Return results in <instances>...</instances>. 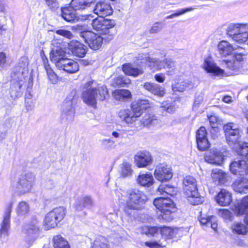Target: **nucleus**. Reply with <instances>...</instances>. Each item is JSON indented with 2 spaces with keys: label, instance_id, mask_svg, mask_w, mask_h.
I'll return each mask as SVG.
<instances>
[{
  "label": "nucleus",
  "instance_id": "nucleus-60",
  "mask_svg": "<svg viewBox=\"0 0 248 248\" xmlns=\"http://www.w3.org/2000/svg\"><path fill=\"white\" fill-rule=\"evenodd\" d=\"M210 224V227L215 231H217V218L215 216H211V221L208 223Z\"/></svg>",
  "mask_w": 248,
  "mask_h": 248
},
{
  "label": "nucleus",
  "instance_id": "nucleus-42",
  "mask_svg": "<svg viewBox=\"0 0 248 248\" xmlns=\"http://www.w3.org/2000/svg\"><path fill=\"white\" fill-rule=\"evenodd\" d=\"M21 86L22 85L17 82L12 85L10 93L11 97L14 99H16L22 95V93L21 91Z\"/></svg>",
  "mask_w": 248,
  "mask_h": 248
},
{
  "label": "nucleus",
  "instance_id": "nucleus-4",
  "mask_svg": "<svg viewBox=\"0 0 248 248\" xmlns=\"http://www.w3.org/2000/svg\"><path fill=\"white\" fill-rule=\"evenodd\" d=\"M126 205L124 212L128 215L131 214L129 211L131 210H140L142 209L146 201L144 193L137 189H131L126 192Z\"/></svg>",
  "mask_w": 248,
  "mask_h": 248
},
{
  "label": "nucleus",
  "instance_id": "nucleus-41",
  "mask_svg": "<svg viewBox=\"0 0 248 248\" xmlns=\"http://www.w3.org/2000/svg\"><path fill=\"white\" fill-rule=\"evenodd\" d=\"M123 70L126 75L133 77H137L143 73L142 70L138 68L133 67L129 64L124 65Z\"/></svg>",
  "mask_w": 248,
  "mask_h": 248
},
{
  "label": "nucleus",
  "instance_id": "nucleus-64",
  "mask_svg": "<svg viewBox=\"0 0 248 248\" xmlns=\"http://www.w3.org/2000/svg\"><path fill=\"white\" fill-rule=\"evenodd\" d=\"M203 101V97L202 95H197L195 99L194 107H198Z\"/></svg>",
  "mask_w": 248,
  "mask_h": 248
},
{
  "label": "nucleus",
  "instance_id": "nucleus-5",
  "mask_svg": "<svg viewBox=\"0 0 248 248\" xmlns=\"http://www.w3.org/2000/svg\"><path fill=\"white\" fill-rule=\"evenodd\" d=\"M184 190L189 202L192 205H198L203 202L198 191L197 182L191 176H187L183 181Z\"/></svg>",
  "mask_w": 248,
  "mask_h": 248
},
{
  "label": "nucleus",
  "instance_id": "nucleus-38",
  "mask_svg": "<svg viewBox=\"0 0 248 248\" xmlns=\"http://www.w3.org/2000/svg\"><path fill=\"white\" fill-rule=\"evenodd\" d=\"M53 242L54 248H70L67 241L60 235L54 236Z\"/></svg>",
  "mask_w": 248,
  "mask_h": 248
},
{
  "label": "nucleus",
  "instance_id": "nucleus-44",
  "mask_svg": "<svg viewBox=\"0 0 248 248\" xmlns=\"http://www.w3.org/2000/svg\"><path fill=\"white\" fill-rule=\"evenodd\" d=\"M30 210V206L28 203L25 202H20L16 208V212L18 216H25Z\"/></svg>",
  "mask_w": 248,
  "mask_h": 248
},
{
  "label": "nucleus",
  "instance_id": "nucleus-43",
  "mask_svg": "<svg viewBox=\"0 0 248 248\" xmlns=\"http://www.w3.org/2000/svg\"><path fill=\"white\" fill-rule=\"evenodd\" d=\"M231 228L233 232L238 234L245 235L248 232V227L241 223H234Z\"/></svg>",
  "mask_w": 248,
  "mask_h": 248
},
{
  "label": "nucleus",
  "instance_id": "nucleus-3",
  "mask_svg": "<svg viewBox=\"0 0 248 248\" xmlns=\"http://www.w3.org/2000/svg\"><path fill=\"white\" fill-rule=\"evenodd\" d=\"M150 107L149 101L147 100H140L132 106L131 110L128 109L121 110L119 115L120 117L127 124H132L140 117L144 110Z\"/></svg>",
  "mask_w": 248,
  "mask_h": 248
},
{
  "label": "nucleus",
  "instance_id": "nucleus-45",
  "mask_svg": "<svg viewBox=\"0 0 248 248\" xmlns=\"http://www.w3.org/2000/svg\"><path fill=\"white\" fill-rule=\"evenodd\" d=\"M119 172L123 177L131 176L132 173L131 165L127 162H124L120 165Z\"/></svg>",
  "mask_w": 248,
  "mask_h": 248
},
{
  "label": "nucleus",
  "instance_id": "nucleus-30",
  "mask_svg": "<svg viewBox=\"0 0 248 248\" xmlns=\"http://www.w3.org/2000/svg\"><path fill=\"white\" fill-rule=\"evenodd\" d=\"M217 47L219 54L224 57L232 55L233 51L237 49L226 41H221L218 44Z\"/></svg>",
  "mask_w": 248,
  "mask_h": 248
},
{
  "label": "nucleus",
  "instance_id": "nucleus-62",
  "mask_svg": "<svg viewBox=\"0 0 248 248\" xmlns=\"http://www.w3.org/2000/svg\"><path fill=\"white\" fill-rule=\"evenodd\" d=\"M223 62L225 63L228 68L231 70H234L237 67L236 63L233 61L224 60Z\"/></svg>",
  "mask_w": 248,
  "mask_h": 248
},
{
  "label": "nucleus",
  "instance_id": "nucleus-26",
  "mask_svg": "<svg viewBox=\"0 0 248 248\" xmlns=\"http://www.w3.org/2000/svg\"><path fill=\"white\" fill-rule=\"evenodd\" d=\"M216 201L220 206H228L232 202V194L225 189H221L216 197Z\"/></svg>",
  "mask_w": 248,
  "mask_h": 248
},
{
  "label": "nucleus",
  "instance_id": "nucleus-22",
  "mask_svg": "<svg viewBox=\"0 0 248 248\" xmlns=\"http://www.w3.org/2000/svg\"><path fill=\"white\" fill-rule=\"evenodd\" d=\"M203 68L207 72L212 73L216 76H223L224 74V70L217 66L211 58L205 59Z\"/></svg>",
  "mask_w": 248,
  "mask_h": 248
},
{
  "label": "nucleus",
  "instance_id": "nucleus-32",
  "mask_svg": "<svg viewBox=\"0 0 248 248\" xmlns=\"http://www.w3.org/2000/svg\"><path fill=\"white\" fill-rule=\"evenodd\" d=\"M137 182L141 186L150 187L154 184V180L151 173H140L137 178Z\"/></svg>",
  "mask_w": 248,
  "mask_h": 248
},
{
  "label": "nucleus",
  "instance_id": "nucleus-25",
  "mask_svg": "<svg viewBox=\"0 0 248 248\" xmlns=\"http://www.w3.org/2000/svg\"><path fill=\"white\" fill-rule=\"evenodd\" d=\"M95 0H72L70 5L75 11H85L94 6Z\"/></svg>",
  "mask_w": 248,
  "mask_h": 248
},
{
  "label": "nucleus",
  "instance_id": "nucleus-56",
  "mask_svg": "<svg viewBox=\"0 0 248 248\" xmlns=\"http://www.w3.org/2000/svg\"><path fill=\"white\" fill-rule=\"evenodd\" d=\"M56 32L57 34L59 35H60L61 36H62L63 37H65V38L70 39L72 38L73 36L72 33L70 31L65 30L64 29L57 30Z\"/></svg>",
  "mask_w": 248,
  "mask_h": 248
},
{
  "label": "nucleus",
  "instance_id": "nucleus-18",
  "mask_svg": "<svg viewBox=\"0 0 248 248\" xmlns=\"http://www.w3.org/2000/svg\"><path fill=\"white\" fill-rule=\"evenodd\" d=\"M224 155L217 149H212L204 155L205 161L209 163L220 165L223 163Z\"/></svg>",
  "mask_w": 248,
  "mask_h": 248
},
{
  "label": "nucleus",
  "instance_id": "nucleus-54",
  "mask_svg": "<svg viewBox=\"0 0 248 248\" xmlns=\"http://www.w3.org/2000/svg\"><path fill=\"white\" fill-rule=\"evenodd\" d=\"M46 5L52 11H55L59 8L57 0H44Z\"/></svg>",
  "mask_w": 248,
  "mask_h": 248
},
{
  "label": "nucleus",
  "instance_id": "nucleus-23",
  "mask_svg": "<svg viewBox=\"0 0 248 248\" xmlns=\"http://www.w3.org/2000/svg\"><path fill=\"white\" fill-rule=\"evenodd\" d=\"M135 161L139 168H143L151 164L152 156L148 152L138 153L135 156Z\"/></svg>",
  "mask_w": 248,
  "mask_h": 248
},
{
  "label": "nucleus",
  "instance_id": "nucleus-16",
  "mask_svg": "<svg viewBox=\"0 0 248 248\" xmlns=\"http://www.w3.org/2000/svg\"><path fill=\"white\" fill-rule=\"evenodd\" d=\"M196 142L197 147L200 151H203L210 147V144L207 138V132L204 127H201L196 132Z\"/></svg>",
  "mask_w": 248,
  "mask_h": 248
},
{
  "label": "nucleus",
  "instance_id": "nucleus-12",
  "mask_svg": "<svg viewBox=\"0 0 248 248\" xmlns=\"http://www.w3.org/2000/svg\"><path fill=\"white\" fill-rule=\"evenodd\" d=\"M75 111L71 97L66 98L62 106L60 117L61 122L68 124L72 122L74 119Z\"/></svg>",
  "mask_w": 248,
  "mask_h": 248
},
{
  "label": "nucleus",
  "instance_id": "nucleus-9",
  "mask_svg": "<svg viewBox=\"0 0 248 248\" xmlns=\"http://www.w3.org/2000/svg\"><path fill=\"white\" fill-rule=\"evenodd\" d=\"M227 142L230 145H236L240 139V130L237 124L229 123L224 125Z\"/></svg>",
  "mask_w": 248,
  "mask_h": 248
},
{
  "label": "nucleus",
  "instance_id": "nucleus-37",
  "mask_svg": "<svg viewBox=\"0 0 248 248\" xmlns=\"http://www.w3.org/2000/svg\"><path fill=\"white\" fill-rule=\"evenodd\" d=\"M178 229L164 226L160 228V232L162 236L166 239H171L175 237L178 233Z\"/></svg>",
  "mask_w": 248,
  "mask_h": 248
},
{
  "label": "nucleus",
  "instance_id": "nucleus-50",
  "mask_svg": "<svg viewBox=\"0 0 248 248\" xmlns=\"http://www.w3.org/2000/svg\"><path fill=\"white\" fill-rule=\"evenodd\" d=\"M154 116H151L150 114H145L142 120L139 122H141V124L144 126H147L154 124V121H156V119H154Z\"/></svg>",
  "mask_w": 248,
  "mask_h": 248
},
{
  "label": "nucleus",
  "instance_id": "nucleus-36",
  "mask_svg": "<svg viewBox=\"0 0 248 248\" xmlns=\"http://www.w3.org/2000/svg\"><path fill=\"white\" fill-rule=\"evenodd\" d=\"M113 97L118 101H124L130 99L131 97V92L125 89L116 90L112 93Z\"/></svg>",
  "mask_w": 248,
  "mask_h": 248
},
{
  "label": "nucleus",
  "instance_id": "nucleus-40",
  "mask_svg": "<svg viewBox=\"0 0 248 248\" xmlns=\"http://www.w3.org/2000/svg\"><path fill=\"white\" fill-rule=\"evenodd\" d=\"M91 248H109V245L106 238L99 236L96 237L92 244Z\"/></svg>",
  "mask_w": 248,
  "mask_h": 248
},
{
  "label": "nucleus",
  "instance_id": "nucleus-47",
  "mask_svg": "<svg viewBox=\"0 0 248 248\" xmlns=\"http://www.w3.org/2000/svg\"><path fill=\"white\" fill-rule=\"evenodd\" d=\"M44 67L46 69L48 78L52 84H55L58 80L57 75L50 67L49 65L44 62Z\"/></svg>",
  "mask_w": 248,
  "mask_h": 248
},
{
  "label": "nucleus",
  "instance_id": "nucleus-1",
  "mask_svg": "<svg viewBox=\"0 0 248 248\" xmlns=\"http://www.w3.org/2000/svg\"><path fill=\"white\" fill-rule=\"evenodd\" d=\"M108 92L106 86H98L96 82L92 80L85 84L82 97L85 103L95 108L97 101L104 100Z\"/></svg>",
  "mask_w": 248,
  "mask_h": 248
},
{
  "label": "nucleus",
  "instance_id": "nucleus-52",
  "mask_svg": "<svg viewBox=\"0 0 248 248\" xmlns=\"http://www.w3.org/2000/svg\"><path fill=\"white\" fill-rule=\"evenodd\" d=\"M239 146L238 154L246 157L248 155V143H243L242 145L237 144Z\"/></svg>",
  "mask_w": 248,
  "mask_h": 248
},
{
  "label": "nucleus",
  "instance_id": "nucleus-19",
  "mask_svg": "<svg viewBox=\"0 0 248 248\" xmlns=\"http://www.w3.org/2000/svg\"><path fill=\"white\" fill-rule=\"evenodd\" d=\"M39 224L36 218H32L28 223L24 225L23 232L30 237H34L39 231Z\"/></svg>",
  "mask_w": 248,
  "mask_h": 248
},
{
  "label": "nucleus",
  "instance_id": "nucleus-14",
  "mask_svg": "<svg viewBox=\"0 0 248 248\" xmlns=\"http://www.w3.org/2000/svg\"><path fill=\"white\" fill-rule=\"evenodd\" d=\"M154 174L156 179L161 182L168 181L172 177L171 168L165 163L160 164L156 167Z\"/></svg>",
  "mask_w": 248,
  "mask_h": 248
},
{
  "label": "nucleus",
  "instance_id": "nucleus-13",
  "mask_svg": "<svg viewBox=\"0 0 248 248\" xmlns=\"http://www.w3.org/2000/svg\"><path fill=\"white\" fill-rule=\"evenodd\" d=\"M34 179L35 175L32 173L21 174L16 186L17 191L21 194L30 191L32 188Z\"/></svg>",
  "mask_w": 248,
  "mask_h": 248
},
{
  "label": "nucleus",
  "instance_id": "nucleus-7",
  "mask_svg": "<svg viewBox=\"0 0 248 248\" xmlns=\"http://www.w3.org/2000/svg\"><path fill=\"white\" fill-rule=\"evenodd\" d=\"M79 36L88 44L91 48L93 50L98 49L102 46L103 40L106 39L93 32L83 30V26L77 25L75 27Z\"/></svg>",
  "mask_w": 248,
  "mask_h": 248
},
{
  "label": "nucleus",
  "instance_id": "nucleus-10",
  "mask_svg": "<svg viewBox=\"0 0 248 248\" xmlns=\"http://www.w3.org/2000/svg\"><path fill=\"white\" fill-rule=\"evenodd\" d=\"M61 16L67 22H76L78 21H87L92 19L93 14H85L78 16L76 11L71 5L61 8Z\"/></svg>",
  "mask_w": 248,
  "mask_h": 248
},
{
  "label": "nucleus",
  "instance_id": "nucleus-31",
  "mask_svg": "<svg viewBox=\"0 0 248 248\" xmlns=\"http://www.w3.org/2000/svg\"><path fill=\"white\" fill-rule=\"evenodd\" d=\"M211 177L216 183L218 185H224L228 180L229 176L223 170L219 169H214L212 170Z\"/></svg>",
  "mask_w": 248,
  "mask_h": 248
},
{
  "label": "nucleus",
  "instance_id": "nucleus-20",
  "mask_svg": "<svg viewBox=\"0 0 248 248\" xmlns=\"http://www.w3.org/2000/svg\"><path fill=\"white\" fill-rule=\"evenodd\" d=\"M58 68L69 74L77 73L79 70V65L77 62L72 59L66 58L58 63Z\"/></svg>",
  "mask_w": 248,
  "mask_h": 248
},
{
  "label": "nucleus",
  "instance_id": "nucleus-29",
  "mask_svg": "<svg viewBox=\"0 0 248 248\" xmlns=\"http://www.w3.org/2000/svg\"><path fill=\"white\" fill-rule=\"evenodd\" d=\"M12 208V204H9L8 208L6 209L4 216L3 221L1 224L0 230V235H5L7 233L10 227V217Z\"/></svg>",
  "mask_w": 248,
  "mask_h": 248
},
{
  "label": "nucleus",
  "instance_id": "nucleus-6",
  "mask_svg": "<svg viewBox=\"0 0 248 248\" xmlns=\"http://www.w3.org/2000/svg\"><path fill=\"white\" fill-rule=\"evenodd\" d=\"M93 17L92 20V26L93 30L99 32L103 35L108 34L107 39L109 41L113 38L114 32L111 30L115 26L116 23L113 20L105 19L104 17Z\"/></svg>",
  "mask_w": 248,
  "mask_h": 248
},
{
  "label": "nucleus",
  "instance_id": "nucleus-55",
  "mask_svg": "<svg viewBox=\"0 0 248 248\" xmlns=\"http://www.w3.org/2000/svg\"><path fill=\"white\" fill-rule=\"evenodd\" d=\"M220 215L225 219L231 220L232 217V213L227 209H222L219 212Z\"/></svg>",
  "mask_w": 248,
  "mask_h": 248
},
{
  "label": "nucleus",
  "instance_id": "nucleus-17",
  "mask_svg": "<svg viewBox=\"0 0 248 248\" xmlns=\"http://www.w3.org/2000/svg\"><path fill=\"white\" fill-rule=\"evenodd\" d=\"M93 13L99 17H104L111 15L113 13L112 9L110 5L107 2L101 1L97 2L93 9Z\"/></svg>",
  "mask_w": 248,
  "mask_h": 248
},
{
  "label": "nucleus",
  "instance_id": "nucleus-21",
  "mask_svg": "<svg viewBox=\"0 0 248 248\" xmlns=\"http://www.w3.org/2000/svg\"><path fill=\"white\" fill-rule=\"evenodd\" d=\"M50 58L52 62L55 63L56 66L58 67V63L64 60L66 57L65 51L60 46H54L52 48L51 52L50 54Z\"/></svg>",
  "mask_w": 248,
  "mask_h": 248
},
{
  "label": "nucleus",
  "instance_id": "nucleus-57",
  "mask_svg": "<svg viewBox=\"0 0 248 248\" xmlns=\"http://www.w3.org/2000/svg\"><path fill=\"white\" fill-rule=\"evenodd\" d=\"M56 183L52 179L46 180L43 184V186L46 189H52L56 187Z\"/></svg>",
  "mask_w": 248,
  "mask_h": 248
},
{
  "label": "nucleus",
  "instance_id": "nucleus-11",
  "mask_svg": "<svg viewBox=\"0 0 248 248\" xmlns=\"http://www.w3.org/2000/svg\"><path fill=\"white\" fill-rule=\"evenodd\" d=\"M65 215V209L63 207H57L47 214L45 222L48 227L55 228L63 219Z\"/></svg>",
  "mask_w": 248,
  "mask_h": 248
},
{
  "label": "nucleus",
  "instance_id": "nucleus-49",
  "mask_svg": "<svg viewBox=\"0 0 248 248\" xmlns=\"http://www.w3.org/2000/svg\"><path fill=\"white\" fill-rule=\"evenodd\" d=\"M130 80L127 77L119 76L114 79L113 83L116 86L124 87L125 85L129 84Z\"/></svg>",
  "mask_w": 248,
  "mask_h": 248
},
{
  "label": "nucleus",
  "instance_id": "nucleus-24",
  "mask_svg": "<svg viewBox=\"0 0 248 248\" xmlns=\"http://www.w3.org/2000/svg\"><path fill=\"white\" fill-rule=\"evenodd\" d=\"M234 210L238 216L246 214L244 222L248 227V196L243 198L240 202L235 205Z\"/></svg>",
  "mask_w": 248,
  "mask_h": 248
},
{
  "label": "nucleus",
  "instance_id": "nucleus-53",
  "mask_svg": "<svg viewBox=\"0 0 248 248\" xmlns=\"http://www.w3.org/2000/svg\"><path fill=\"white\" fill-rule=\"evenodd\" d=\"M163 28V25L162 23L157 22L154 23L149 30V32L151 34H155L159 32Z\"/></svg>",
  "mask_w": 248,
  "mask_h": 248
},
{
  "label": "nucleus",
  "instance_id": "nucleus-59",
  "mask_svg": "<svg viewBox=\"0 0 248 248\" xmlns=\"http://www.w3.org/2000/svg\"><path fill=\"white\" fill-rule=\"evenodd\" d=\"M101 142L102 145L106 148H111L114 144V141L110 139H103Z\"/></svg>",
  "mask_w": 248,
  "mask_h": 248
},
{
  "label": "nucleus",
  "instance_id": "nucleus-27",
  "mask_svg": "<svg viewBox=\"0 0 248 248\" xmlns=\"http://www.w3.org/2000/svg\"><path fill=\"white\" fill-rule=\"evenodd\" d=\"M69 48L72 54L79 58H83L87 52L86 46L78 41H72L69 44Z\"/></svg>",
  "mask_w": 248,
  "mask_h": 248
},
{
  "label": "nucleus",
  "instance_id": "nucleus-35",
  "mask_svg": "<svg viewBox=\"0 0 248 248\" xmlns=\"http://www.w3.org/2000/svg\"><path fill=\"white\" fill-rule=\"evenodd\" d=\"M93 204L92 198L89 196L77 199L75 204V207L77 210H82L84 208H90Z\"/></svg>",
  "mask_w": 248,
  "mask_h": 248
},
{
  "label": "nucleus",
  "instance_id": "nucleus-63",
  "mask_svg": "<svg viewBox=\"0 0 248 248\" xmlns=\"http://www.w3.org/2000/svg\"><path fill=\"white\" fill-rule=\"evenodd\" d=\"M166 66L169 69H172L175 66V62L171 59H165Z\"/></svg>",
  "mask_w": 248,
  "mask_h": 248
},
{
  "label": "nucleus",
  "instance_id": "nucleus-51",
  "mask_svg": "<svg viewBox=\"0 0 248 248\" xmlns=\"http://www.w3.org/2000/svg\"><path fill=\"white\" fill-rule=\"evenodd\" d=\"M194 8L193 7H189V8H186L178 10L176 13L172 14L170 16H166L165 19H169L170 18H172L174 17H175L176 16H180L182 14H184L186 12L191 11H192Z\"/></svg>",
  "mask_w": 248,
  "mask_h": 248
},
{
  "label": "nucleus",
  "instance_id": "nucleus-15",
  "mask_svg": "<svg viewBox=\"0 0 248 248\" xmlns=\"http://www.w3.org/2000/svg\"><path fill=\"white\" fill-rule=\"evenodd\" d=\"M230 170L236 175H248V164L244 160H234L230 165Z\"/></svg>",
  "mask_w": 248,
  "mask_h": 248
},
{
  "label": "nucleus",
  "instance_id": "nucleus-39",
  "mask_svg": "<svg viewBox=\"0 0 248 248\" xmlns=\"http://www.w3.org/2000/svg\"><path fill=\"white\" fill-rule=\"evenodd\" d=\"M192 87L193 84L192 82L189 80H187L172 85V88L174 92H183L192 88Z\"/></svg>",
  "mask_w": 248,
  "mask_h": 248
},
{
  "label": "nucleus",
  "instance_id": "nucleus-8",
  "mask_svg": "<svg viewBox=\"0 0 248 248\" xmlns=\"http://www.w3.org/2000/svg\"><path fill=\"white\" fill-rule=\"evenodd\" d=\"M227 34L234 41L239 44L244 43L248 39V25H231L227 29Z\"/></svg>",
  "mask_w": 248,
  "mask_h": 248
},
{
  "label": "nucleus",
  "instance_id": "nucleus-46",
  "mask_svg": "<svg viewBox=\"0 0 248 248\" xmlns=\"http://www.w3.org/2000/svg\"><path fill=\"white\" fill-rule=\"evenodd\" d=\"M160 227L145 226L141 228V233L147 235L155 236L156 234H158V232H160Z\"/></svg>",
  "mask_w": 248,
  "mask_h": 248
},
{
  "label": "nucleus",
  "instance_id": "nucleus-48",
  "mask_svg": "<svg viewBox=\"0 0 248 248\" xmlns=\"http://www.w3.org/2000/svg\"><path fill=\"white\" fill-rule=\"evenodd\" d=\"M158 191L161 194H163L164 193L170 196L175 194L174 187L170 185L161 184L159 186Z\"/></svg>",
  "mask_w": 248,
  "mask_h": 248
},
{
  "label": "nucleus",
  "instance_id": "nucleus-61",
  "mask_svg": "<svg viewBox=\"0 0 248 248\" xmlns=\"http://www.w3.org/2000/svg\"><path fill=\"white\" fill-rule=\"evenodd\" d=\"M161 108L163 110H166L168 112L170 113H173L175 111V107L174 105H162L161 106Z\"/></svg>",
  "mask_w": 248,
  "mask_h": 248
},
{
  "label": "nucleus",
  "instance_id": "nucleus-33",
  "mask_svg": "<svg viewBox=\"0 0 248 248\" xmlns=\"http://www.w3.org/2000/svg\"><path fill=\"white\" fill-rule=\"evenodd\" d=\"M234 191L240 193H246L248 190V178H242L235 181L232 185Z\"/></svg>",
  "mask_w": 248,
  "mask_h": 248
},
{
  "label": "nucleus",
  "instance_id": "nucleus-34",
  "mask_svg": "<svg viewBox=\"0 0 248 248\" xmlns=\"http://www.w3.org/2000/svg\"><path fill=\"white\" fill-rule=\"evenodd\" d=\"M145 58L149 66L153 71L160 70L166 67L165 59L163 61H160L156 58L149 57H145Z\"/></svg>",
  "mask_w": 248,
  "mask_h": 248
},
{
  "label": "nucleus",
  "instance_id": "nucleus-28",
  "mask_svg": "<svg viewBox=\"0 0 248 248\" xmlns=\"http://www.w3.org/2000/svg\"><path fill=\"white\" fill-rule=\"evenodd\" d=\"M142 86L146 90L159 97H162L165 93L164 88L155 83L146 82Z\"/></svg>",
  "mask_w": 248,
  "mask_h": 248
},
{
  "label": "nucleus",
  "instance_id": "nucleus-2",
  "mask_svg": "<svg viewBox=\"0 0 248 248\" xmlns=\"http://www.w3.org/2000/svg\"><path fill=\"white\" fill-rule=\"evenodd\" d=\"M154 204L160 212L158 214V219L160 220L169 222L173 220L177 208L172 200L159 197L154 200Z\"/></svg>",
  "mask_w": 248,
  "mask_h": 248
},
{
  "label": "nucleus",
  "instance_id": "nucleus-58",
  "mask_svg": "<svg viewBox=\"0 0 248 248\" xmlns=\"http://www.w3.org/2000/svg\"><path fill=\"white\" fill-rule=\"evenodd\" d=\"M145 245L150 248H161L162 246L159 242L147 241L145 242Z\"/></svg>",
  "mask_w": 248,
  "mask_h": 248
}]
</instances>
